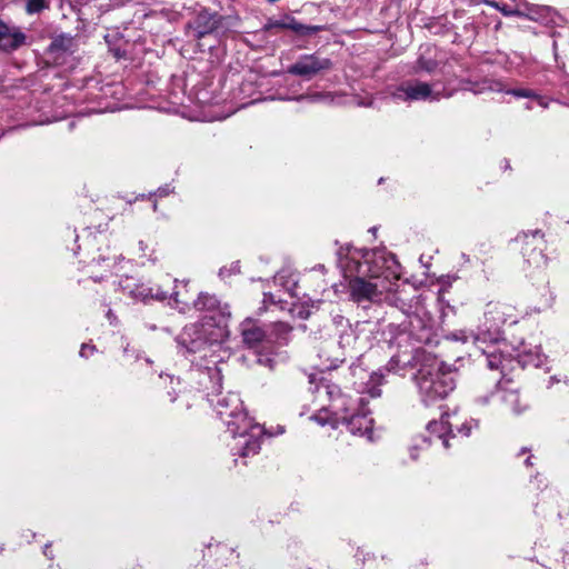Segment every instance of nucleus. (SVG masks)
<instances>
[{"label": "nucleus", "mask_w": 569, "mask_h": 569, "mask_svg": "<svg viewBox=\"0 0 569 569\" xmlns=\"http://www.w3.org/2000/svg\"><path fill=\"white\" fill-rule=\"evenodd\" d=\"M268 338L267 346L283 347L291 340L292 327L286 322H273L267 326Z\"/></svg>", "instance_id": "obj_17"}, {"label": "nucleus", "mask_w": 569, "mask_h": 569, "mask_svg": "<svg viewBox=\"0 0 569 569\" xmlns=\"http://www.w3.org/2000/svg\"><path fill=\"white\" fill-rule=\"evenodd\" d=\"M242 342L248 348L253 349L261 345H267L268 329L262 327L252 318H246L239 327Z\"/></svg>", "instance_id": "obj_13"}, {"label": "nucleus", "mask_w": 569, "mask_h": 569, "mask_svg": "<svg viewBox=\"0 0 569 569\" xmlns=\"http://www.w3.org/2000/svg\"><path fill=\"white\" fill-rule=\"evenodd\" d=\"M349 369L355 378L353 385L358 393H368L371 398H377L381 395V390L379 389L383 378L381 370L369 371L362 366L360 358L351 363Z\"/></svg>", "instance_id": "obj_10"}, {"label": "nucleus", "mask_w": 569, "mask_h": 569, "mask_svg": "<svg viewBox=\"0 0 569 569\" xmlns=\"http://www.w3.org/2000/svg\"><path fill=\"white\" fill-rule=\"evenodd\" d=\"M416 450H417V448H416V447L411 449L410 455H411L412 460H416V459H417Z\"/></svg>", "instance_id": "obj_42"}, {"label": "nucleus", "mask_w": 569, "mask_h": 569, "mask_svg": "<svg viewBox=\"0 0 569 569\" xmlns=\"http://www.w3.org/2000/svg\"><path fill=\"white\" fill-rule=\"evenodd\" d=\"M217 17L208 11L199 12L186 26V34L190 39H201L212 33L217 28Z\"/></svg>", "instance_id": "obj_14"}, {"label": "nucleus", "mask_w": 569, "mask_h": 569, "mask_svg": "<svg viewBox=\"0 0 569 569\" xmlns=\"http://www.w3.org/2000/svg\"><path fill=\"white\" fill-rule=\"evenodd\" d=\"M325 395L330 402V410L336 416V422L345 425L353 436L365 437L368 441L373 439V419L366 408L365 399L341 391L337 385H326Z\"/></svg>", "instance_id": "obj_6"}, {"label": "nucleus", "mask_w": 569, "mask_h": 569, "mask_svg": "<svg viewBox=\"0 0 569 569\" xmlns=\"http://www.w3.org/2000/svg\"><path fill=\"white\" fill-rule=\"evenodd\" d=\"M553 381H560V380L556 376H553L550 378V382H553Z\"/></svg>", "instance_id": "obj_48"}, {"label": "nucleus", "mask_w": 569, "mask_h": 569, "mask_svg": "<svg viewBox=\"0 0 569 569\" xmlns=\"http://www.w3.org/2000/svg\"><path fill=\"white\" fill-rule=\"evenodd\" d=\"M153 210L154 211L157 210V203L156 202L153 203Z\"/></svg>", "instance_id": "obj_51"}, {"label": "nucleus", "mask_w": 569, "mask_h": 569, "mask_svg": "<svg viewBox=\"0 0 569 569\" xmlns=\"http://www.w3.org/2000/svg\"><path fill=\"white\" fill-rule=\"evenodd\" d=\"M312 420H315L320 426L331 425L333 428H337L339 426V422H336V416L330 410V405L328 406V409H326L323 412H319L317 415H313L311 417Z\"/></svg>", "instance_id": "obj_25"}, {"label": "nucleus", "mask_w": 569, "mask_h": 569, "mask_svg": "<svg viewBox=\"0 0 569 569\" xmlns=\"http://www.w3.org/2000/svg\"><path fill=\"white\" fill-rule=\"evenodd\" d=\"M219 552L220 553H229L230 556H233V550L226 546L219 547Z\"/></svg>", "instance_id": "obj_38"}, {"label": "nucleus", "mask_w": 569, "mask_h": 569, "mask_svg": "<svg viewBox=\"0 0 569 569\" xmlns=\"http://www.w3.org/2000/svg\"><path fill=\"white\" fill-rule=\"evenodd\" d=\"M332 61L328 58L320 57L316 53L303 54L288 67L287 72L293 76H299L306 79L331 69Z\"/></svg>", "instance_id": "obj_12"}, {"label": "nucleus", "mask_w": 569, "mask_h": 569, "mask_svg": "<svg viewBox=\"0 0 569 569\" xmlns=\"http://www.w3.org/2000/svg\"><path fill=\"white\" fill-rule=\"evenodd\" d=\"M459 360L457 358L448 362L442 358H390L386 370L400 377L409 376L421 401L430 406L447 398L456 388Z\"/></svg>", "instance_id": "obj_2"}, {"label": "nucleus", "mask_w": 569, "mask_h": 569, "mask_svg": "<svg viewBox=\"0 0 569 569\" xmlns=\"http://www.w3.org/2000/svg\"><path fill=\"white\" fill-rule=\"evenodd\" d=\"M288 19L290 18L287 17L283 20H269L266 23L264 29L268 31L273 29H288Z\"/></svg>", "instance_id": "obj_31"}, {"label": "nucleus", "mask_w": 569, "mask_h": 569, "mask_svg": "<svg viewBox=\"0 0 569 569\" xmlns=\"http://www.w3.org/2000/svg\"><path fill=\"white\" fill-rule=\"evenodd\" d=\"M355 557L357 560L365 562L367 560V557H370V553L369 552L366 553L362 548H358Z\"/></svg>", "instance_id": "obj_34"}, {"label": "nucleus", "mask_w": 569, "mask_h": 569, "mask_svg": "<svg viewBox=\"0 0 569 569\" xmlns=\"http://www.w3.org/2000/svg\"><path fill=\"white\" fill-rule=\"evenodd\" d=\"M316 269L323 272L326 268L323 264H319L316 267Z\"/></svg>", "instance_id": "obj_45"}, {"label": "nucleus", "mask_w": 569, "mask_h": 569, "mask_svg": "<svg viewBox=\"0 0 569 569\" xmlns=\"http://www.w3.org/2000/svg\"><path fill=\"white\" fill-rule=\"evenodd\" d=\"M188 378L198 385L208 401L221 389V367L210 358H199L190 368Z\"/></svg>", "instance_id": "obj_8"}, {"label": "nucleus", "mask_w": 569, "mask_h": 569, "mask_svg": "<svg viewBox=\"0 0 569 569\" xmlns=\"http://www.w3.org/2000/svg\"><path fill=\"white\" fill-rule=\"evenodd\" d=\"M139 249L143 252L146 250V246L143 243V241H140L139 242Z\"/></svg>", "instance_id": "obj_43"}, {"label": "nucleus", "mask_w": 569, "mask_h": 569, "mask_svg": "<svg viewBox=\"0 0 569 569\" xmlns=\"http://www.w3.org/2000/svg\"><path fill=\"white\" fill-rule=\"evenodd\" d=\"M327 361H330V363L328 366H326L325 368H321L317 371H312V372L308 373L309 383L316 385L315 389L311 390L312 392H316V391L320 392L321 388L325 390V386L327 385V383H325V378L322 376L319 377V375H323L326 370L337 369V368H339L340 363L343 362V360L342 359L339 360V358H336L333 360H330V358H327Z\"/></svg>", "instance_id": "obj_20"}, {"label": "nucleus", "mask_w": 569, "mask_h": 569, "mask_svg": "<svg viewBox=\"0 0 569 569\" xmlns=\"http://www.w3.org/2000/svg\"><path fill=\"white\" fill-rule=\"evenodd\" d=\"M93 240H94V239H90V238L88 237V239H87V243H88V244H92Z\"/></svg>", "instance_id": "obj_49"}, {"label": "nucleus", "mask_w": 569, "mask_h": 569, "mask_svg": "<svg viewBox=\"0 0 569 569\" xmlns=\"http://www.w3.org/2000/svg\"><path fill=\"white\" fill-rule=\"evenodd\" d=\"M438 63L435 59L426 58L422 54L417 59L416 62V71H425L427 73H432Z\"/></svg>", "instance_id": "obj_27"}, {"label": "nucleus", "mask_w": 569, "mask_h": 569, "mask_svg": "<svg viewBox=\"0 0 569 569\" xmlns=\"http://www.w3.org/2000/svg\"><path fill=\"white\" fill-rule=\"evenodd\" d=\"M243 363L249 367L253 368L254 366L264 368L269 372L274 370V367L277 365L274 358H241Z\"/></svg>", "instance_id": "obj_24"}, {"label": "nucleus", "mask_w": 569, "mask_h": 569, "mask_svg": "<svg viewBox=\"0 0 569 569\" xmlns=\"http://www.w3.org/2000/svg\"><path fill=\"white\" fill-rule=\"evenodd\" d=\"M46 8L44 0H29L27 3V11L30 14L38 13Z\"/></svg>", "instance_id": "obj_29"}, {"label": "nucleus", "mask_w": 569, "mask_h": 569, "mask_svg": "<svg viewBox=\"0 0 569 569\" xmlns=\"http://www.w3.org/2000/svg\"><path fill=\"white\" fill-rule=\"evenodd\" d=\"M529 362H520L519 358H487V366L492 371H498L501 379L510 380L509 376L517 366L525 368Z\"/></svg>", "instance_id": "obj_18"}, {"label": "nucleus", "mask_w": 569, "mask_h": 569, "mask_svg": "<svg viewBox=\"0 0 569 569\" xmlns=\"http://www.w3.org/2000/svg\"><path fill=\"white\" fill-rule=\"evenodd\" d=\"M208 402L232 437V442L229 443L232 456L242 459L256 456L260 451L266 431L260 423L254 422L247 415L239 395L236 392L223 395L220 390L209 398Z\"/></svg>", "instance_id": "obj_3"}, {"label": "nucleus", "mask_w": 569, "mask_h": 569, "mask_svg": "<svg viewBox=\"0 0 569 569\" xmlns=\"http://www.w3.org/2000/svg\"><path fill=\"white\" fill-rule=\"evenodd\" d=\"M501 400L507 409L513 415H520L527 409V405L521 402L520 396L516 390H507L502 393Z\"/></svg>", "instance_id": "obj_21"}, {"label": "nucleus", "mask_w": 569, "mask_h": 569, "mask_svg": "<svg viewBox=\"0 0 569 569\" xmlns=\"http://www.w3.org/2000/svg\"><path fill=\"white\" fill-rule=\"evenodd\" d=\"M49 547H50L49 545H46V546H44L43 553H44V556H47L48 558H52V555L50 553Z\"/></svg>", "instance_id": "obj_40"}, {"label": "nucleus", "mask_w": 569, "mask_h": 569, "mask_svg": "<svg viewBox=\"0 0 569 569\" xmlns=\"http://www.w3.org/2000/svg\"><path fill=\"white\" fill-rule=\"evenodd\" d=\"M119 287L124 295L134 299L137 290L141 288V282L132 277H124L120 279Z\"/></svg>", "instance_id": "obj_23"}, {"label": "nucleus", "mask_w": 569, "mask_h": 569, "mask_svg": "<svg viewBox=\"0 0 569 569\" xmlns=\"http://www.w3.org/2000/svg\"><path fill=\"white\" fill-rule=\"evenodd\" d=\"M93 260H97L98 263H100V262H109L110 258H106L102 254H99L98 258H93Z\"/></svg>", "instance_id": "obj_39"}, {"label": "nucleus", "mask_w": 569, "mask_h": 569, "mask_svg": "<svg viewBox=\"0 0 569 569\" xmlns=\"http://www.w3.org/2000/svg\"><path fill=\"white\" fill-rule=\"evenodd\" d=\"M521 356L529 357V356H533V353L531 351L530 352L525 351Z\"/></svg>", "instance_id": "obj_47"}, {"label": "nucleus", "mask_w": 569, "mask_h": 569, "mask_svg": "<svg viewBox=\"0 0 569 569\" xmlns=\"http://www.w3.org/2000/svg\"><path fill=\"white\" fill-rule=\"evenodd\" d=\"M230 272H239V262H234L230 270H228L227 268H221L219 271V276L221 278H224L226 274H229Z\"/></svg>", "instance_id": "obj_32"}, {"label": "nucleus", "mask_w": 569, "mask_h": 569, "mask_svg": "<svg viewBox=\"0 0 569 569\" xmlns=\"http://www.w3.org/2000/svg\"><path fill=\"white\" fill-rule=\"evenodd\" d=\"M353 340H355V337L352 336V333H346V335L341 336V339H340L339 343L341 346H343L345 343L349 345Z\"/></svg>", "instance_id": "obj_35"}, {"label": "nucleus", "mask_w": 569, "mask_h": 569, "mask_svg": "<svg viewBox=\"0 0 569 569\" xmlns=\"http://www.w3.org/2000/svg\"><path fill=\"white\" fill-rule=\"evenodd\" d=\"M87 349L93 350V347H89V346H87V345H82V349H81V351H80V355L82 356V355H83V352H84Z\"/></svg>", "instance_id": "obj_41"}, {"label": "nucleus", "mask_w": 569, "mask_h": 569, "mask_svg": "<svg viewBox=\"0 0 569 569\" xmlns=\"http://www.w3.org/2000/svg\"><path fill=\"white\" fill-rule=\"evenodd\" d=\"M24 41L26 36L18 28L0 22V49L13 51L21 47Z\"/></svg>", "instance_id": "obj_16"}, {"label": "nucleus", "mask_w": 569, "mask_h": 569, "mask_svg": "<svg viewBox=\"0 0 569 569\" xmlns=\"http://www.w3.org/2000/svg\"><path fill=\"white\" fill-rule=\"evenodd\" d=\"M531 458H532V457H528V458L525 460L526 466H531V465H532V462H531Z\"/></svg>", "instance_id": "obj_44"}, {"label": "nucleus", "mask_w": 569, "mask_h": 569, "mask_svg": "<svg viewBox=\"0 0 569 569\" xmlns=\"http://www.w3.org/2000/svg\"><path fill=\"white\" fill-rule=\"evenodd\" d=\"M526 451H527V449H526V448H522V449H521V453H525Z\"/></svg>", "instance_id": "obj_52"}, {"label": "nucleus", "mask_w": 569, "mask_h": 569, "mask_svg": "<svg viewBox=\"0 0 569 569\" xmlns=\"http://www.w3.org/2000/svg\"><path fill=\"white\" fill-rule=\"evenodd\" d=\"M390 94L393 99L402 102L415 101H439L452 97L453 92L446 87H441L439 81L432 83L419 81L416 79L405 80L396 86Z\"/></svg>", "instance_id": "obj_7"}, {"label": "nucleus", "mask_w": 569, "mask_h": 569, "mask_svg": "<svg viewBox=\"0 0 569 569\" xmlns=\"http://www.w3.org/2000/svg\"><path fill=\"white\" fill-rule=\"evenodd\" d=\"M516 323L515 309L510 305L490 302L486 306L483 319L476 335L460 330L450 335V338L462 343H472L482 356H510L502 349H492L502 341V327L506 323Z\"/></svg>", "instance_id": "obj_5"}, {"label": "nucleus", "mask_w": 569, "mask_h": 569, "mask_svg": "<svg viewBox=\"0 0 569 569\" xmlns=\"http://www.w3.org/2000/svg\"><path fill=\"white\" fill-rule=\"evenodd\" d=\"M288 29L295 31L300 36H311L322 29L320 26H309L298 22L296 19H288Z\"/></svg>", "instance_id": "obj_22"}, {"label": "nucleus", "mask_w": 569, "mask_h": 569, "mask_svg": "<svg viewBox=\"0 0 569 569\" xmlns=\"http://www.w3.org/2000/svg\"><path fill=\"white\" fill-rule=\"evenodd\" d=\"M478 422L470 420L461 423L459 427L455 426L457 428L458 433H460L462 437H469L471 433V430L473 427H477Z\"/></svg>", "instance_id": "obj_30"}, {"label": "nucleus", "mask_w": 569, "mask_h": 569, "mask_svg": "<svg viewBox=\"0 0 569 569\" xmlns=\"http://www.w3.org/2000/svg\"><path fill=\"white\" fill-rule=\"evenodd\" d=\"M515 242L529 266L539 269L547 264L546 240L541 230L522 231L515 238Z\"/></svg>", "instance_id": "obj_9"}, {"label": "nucleus", "mask_w": 569, "mask_h": 569, "mask_svg": "<svg viewBox=\"0 0 569 569\" xmlns=\"http://www.w3.org/2000/svg\"><path fill=\"white\" fill-rule=\"evenodd\" d=\"M487 4L500 10L505 16H526L531 20H538L542 12H547L549 9L547 7H538L533 4L526 3V12H521L519 9H509L507 6L500 7L498 2L495 1H485Z\"/></svg>", "instance_id": "obj_19"}, {"label": "nucleus", "mask_w": 569, "mask_h": 569, "mask_svg": "<svg viewBox=\"0 0 569 569\" xmlns=\"http://www.w3.org/2000/svg\"><path fill=\"white\" fill-rule=\"evenodd\" d=\"M293 100H296V101L308 100L310 102H332L333 97L330 92H315V93H310V94H300L298 97H295Z\"/></svg>", "instance_id": "obj_26"}, {"label": "nucleus", "mask_w": 569, "mask_h": 569, "mask_svg": "<svg viewBox=\"0 0 569 569\" xmlns=\"http://www.w3.org/2000/svg\"><path fill=\"white\" fill-rule=\"evenodd\" d=\"M338 263L348 282L350 299L359 306L388 303L399 309L408 319L400 326L412 332L421 320L418 315V297L408 301L405 289H399L401 267L395 254L386 248L358 249L341 247Z\"/></svg>", "instance_id": "obj_1"}, {"label": "nucleus", "mask_w": 569, "mask_h": 569, "mask_svg": "<svg viewBox=\"0 0 569 569\" xmlns=\"http://www.w3.org/2000/svg\"><path fill=\"white\" fill-rule=\"evenodd\" d=\"M532 360H540V358H531ZM536 367H539L540 366V361H537L533 363Z\"/></svg>", "instance_id": "obj_46"}, {"label": "nucleus", "mask_w": 569, "mask_h": 569, "mask_svg": "<svg viewBox=\"0 0 569 569\" xmlns=\"http://www.w3.org/2000/svg\"><path fill=\"white\" fill-rule=\"evenodd\" d=\"M506 93L511 94L516 98H530L531 99L533 97H537V93L533 90L522 89V88L509 89V90H506Z\"/></svg>", "instance_id": "obj_28"}, {"label": "nucleus", "mask_w": 569, "mask_h": 569, "mask_svg": "<svg viewBox=\"0 0 569 569\" xmlns=\"http://www.w3.org/2000/svg\"><path fill=\"white\" fill-rule=\"evenodd\" d=\"M106 316H107V318H108V320H109L110 325H117V317L114 316V313L112 312V310H111V309H109V310L107 311V315H106Z\"/></svg>", "instance_id": "obj_37"}, {"label": "nucleus", "mask_w": 569, "mask_h": 569, "mask_svg": "<svg viewBox=\"0 0 569 569\" xmlns=\"http://www.w3.org/2000/svg\"><path fill=\"white\" fill-rule=\"evenodd\" d=\"M192 305L204 315L200 323L183 328L178 338V343L182 347L179 352H201L207 345L221 343L230 335L228 323L231 312L227 303L221 305L216 296L201 292Z\"/></svg>", "instance_id": "obj_4"}, {"label": "nucleus", "mask_w": 569, "mask_h": 569, "mask_svg": "<svg viewBox=\"0 0 569 569\" xmlns=\"http://www.w3.org/2000/svg\"><path fill=\"white\" fill-rule=\"evenodd\" d=\"M180 292L177 290H173L172 292H167L162 290L160 287H151L147 283L141 282V288L137 290L136 293V300L147 301L148 299H156V300H164L168 297L172 298L176 307L181 311L184 312L189 309V302L184 300L179 299Z\"/></svg>", "instance_id": "obj_15"}, {"label": "nucleus", "mask_w": 569, "mask_h": 569, "mask_svg": "<svg viewBox=\"0 0 569 569\" xmlns=\"http://www.w3.org/2000/svg\"><path fill=\"white\" fill-rule=\"evenodd\" d=\"M172 191H173V189L167 184L164 187L159 188L156 191V196L157 197H166V196L170 194Z\"/></svg>", "instance_id": "obj_33"}, {"label": "nucleus", "mask_w": 569, "mask_h": 569, "mask_svg": "<svg viewBox=\"0 0 569 569\" xmlns=\"http://www.w3.org/2000/svg\"><path fill=\"white\" fill-rule=\"evenodd\" d=\"M450 415H441L440 420H432L426 427V435L422 436V441L427 446L440 443L443 449L451 447L450 441L457 438L453 432V423L449 421Z\"/></svg>", "instance_id": "obj_11"}, {"label": "nucleus", "mask_w": 569, "mask_h": 569, "mask_svg": "<svg viewBox=\"0 0 569 569\" xmlns=\"http://www.w3.org/2000/svg\"><path fill=\"white\" fill-rule=\"evenodd\" d=\"M151 362H152V361H151L149 358H147V363H148V365H151Z\"/></svg>", "instance_id": "obj_50"}, {"label": "nucleus", "mask_w": 569, "mask_h": 569, "mask_svg": "<svg viewBox=\"0 0 569 569\" xmlns=\"http://www.w3.org/2000/svg\"><path fill=\"white\" fill-rule=\"evenodd\" d=\"M532 99H536L540 107L548 108V101L543 97L537 94V97H533Z\"/></svg>", "instance_id": "obj_36"}]
</instances>
